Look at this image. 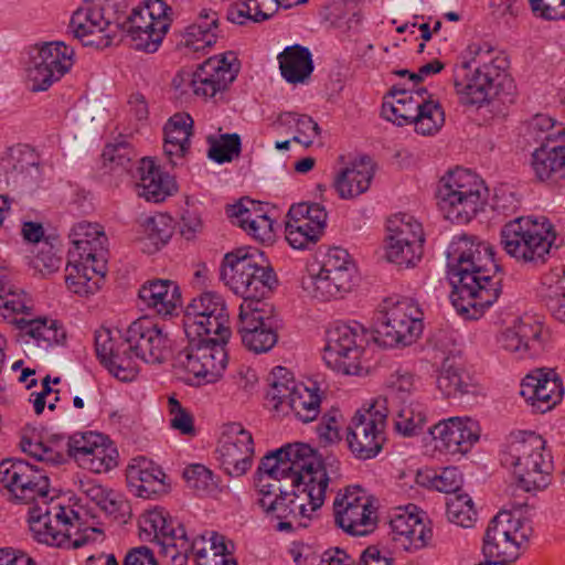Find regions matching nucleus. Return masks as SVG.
Returning a JSON list of instances; mask_svg holds the SVG:
<instances>
[{
	"instance_id": "17",
	"label": "nucleus",
	"mask_w": 565,
	"mask_h": 565,
	"mask_svg": "<svg viewBox=\"0 0 565 565\" xmlns=\"http://www.w3.org/2000/svg\"><path fill=\"white\" fill-rule=\"evenodd\" d=\"M73 57L74 50L64 42H49L34 47L26 70L30 89L46 90L71 70Z\"/></svg>"
},
{
	"instance_id": "34",
	"label": "nucleus",
	"mask_w": 565,
	"mask_h": 565,
	"mask_svg": "<svg viewBox=\"0 0 565 565\" xmlns=\"http://www.w3.org/2000/svg\"><path fill=\"white\" fill-rule=\"evenodd\" d=\"M373 177V168L361 161L341 170L333 185L341 199L351 200L369 190Z\"/></svg>"
},
{
	"instance_id": "20",
	"label": "nucleus",
	"mask_w": 565,
	"mask_h": 565,
	"mask_svg": "<svg viewBox=\"0 0 565 565\" xmlns=\"http://www.w3.org/2000/svg\"><path fill=\"white\" fill-rule=\"evenodd\" d=\"M218 461L231 477L245 475L253 463L254 440L241 424H230L222 434L217 447Z\"/></svg>"
},
{
	"instance_id": "32",
	"label": "nucleus",
	"mask_w": 565,
	"mask_h": 565,
	"mask_svg": "<svg viewBox=\"0 0 565 565\" xmlns=\"http://www.w3.org/2000/svg\"><path fill=\"white\" fill-rule=\"evenodd\" d=\"M139 172L138 195L147 201L161 202L175 190L174 181L163 174L151 159L143 158L141 160Z\"/></svg>"
},
{
	"instance_id": "18",
	"label": "nucleus",
	"mask_w": 565,
	"mask_h": 565,
	"mask_svg": "<svg viewBox=\"0 0 565 565\" xmlns=\"http://www.w3.org/2000/svg\"><path fill=\"white\" fill-rule=\"evenodd\" d=\"M387 416L371 404L356 411L348 426L347 443L355 458H374L383 448Z\"/></svg>"
},
{
	"instance_id": "37",
	"label": "nucleus",
	"mask_w": 565,
	"mask_h": 565,
	"mask_svg": "<svg viewBox=\"0 0 565 565\" xmlns=\"http://www.w3.org/2000/svg\"><path fill=\"white\" fill-rule=\"evenodd\" d=\"M269 388L265 395V406L278 417L288 415V405L281 403V396L291 394L297 390V384L291 373L282 366H276L269 375Z\"/></svg>"
},
{
	"instance_id": "19",
	"label": "nucleus",
	"mask_w": 565,
	"mask_h": 565,
	"mask_svg": "<svg viewBox=\"0 0 565 565\" xmlns=\"http://www.w3.org/2000/svg\"><path fill=\"white\" fill-rule=\"evenodd\" d=\"M121 347L132 360L135 356L151 364L163 363L171 353L168 334L148 317L139 318L128 327Z\"/></svg>"
},
{
	"instance_id": "29",
	"label": "nucleus",
	"mask_w": 565,
	"mask_h": 565,
	"mask_svg": "<svg viewBox=\"0 0 565 565\" xmlns=\"http://www.w3.org/2000/svg\"><path fill=\"white\" fill-rule=\"evenodd\" d=\"M129 7L120 9L118 12V39L116 42L121 40L124 33H127L135 42V47L148 53H153L158 50L162 42L163 36H159L156 42L157 30H154V21L145 14L141 8L132 9L130 14H127Z\"/></svg>"
},
{
	"instance_id": "39",
	"label": "nucleus",
	"mask_w": 565,
	"mask_h": 565,
	"mask_svg": "<svg viewBox=\"0 0 565 565\" xmlns=\"http://www.w3.org/2000/svg\"><path fill=\"white\" fill-rule=\"evenodd\" d=\"M333 278L335 277L319 268L317 273L310 271L302 278V288L310 297L323 301L340 298L350 291V286Z\"/></svg>"
},
{
	"instance_id": "62",
	"label": "nucleus",
	"mask_w": 565,
	"mask_h": 565,
	"mask_svg": "<svg viewBox=\"0 0 565 565\" xmlns=\"http://www.w3.org/2000/svg\"><path fill=\"white\" fill-rule=\"evenodd\" d=\"M92 448L89 455L84 459L81 466L94 472H106L117 465L116 450L104 445V440L99 441Z\"/></svg>"
},
{
	"instance_id": "40",
	"label": "nucleus",
	"mask_w": 565,
	"mask_h": 565,
	"mask_svg": "<svg viewBox=\"0 0 565 565\" xmlns=\"http://www.w3.org/2000/svg\"><path fill=\"white\" fill-rule=\"evenodd\" d=\"M333 278L335 277L319 268L317 273L310 271L302 278V288L310 297L323 301L340 298L350 291V286Z\"/></svg>"
},
{
	"instance_id": "60",
	"label": "nucleus",
	"mask_w": 565,
	"mask_h": 565,
	"mask_svg": "<svg viewBox=\"0 0 565 565\" xmlns=\"http://www.w3.org/2000/svg\"><path fill=\"white\" fill-rule=\"evenodd\" d=\"M279 119L286 124H296L298 135L295 136L292 140L306 147L311 146L313 139L320 135V127L318 122H316L310 116L285 113L280 115Z\"/></svg>"
},
{
	"instance_id": "6",
	"label": "nucleus",
	"mask_w": 565,
	"mask_h": 565,
	"mask_svg": "<svg viewBox=\"0 0 565 565\" xmlns=\"http://www.w3.org/2000/svg\"><path fill=\"white\" fill-rule=\"evenodd\" d=\"M545 444L542 436L524 431L501 454V463L512 469L519 487L525 491L543 490L551 482L553 461Z\"/></svg>"
},
{
	"instance_id": "12",
	"label": "nucleus",
	"mask_w": 565,
	"mask_h": 565,
	"mask_svg": "<svg viewBox=\"0 0 565 565\" xmlns=\"http://www.w3.org/2000/svg\"><path fill=\"white\" fill-rule=\"evenodd\" d=\"M189 344L178 352L174 358V366L192 375L198 384L216 382L227 365V352L225 344L218 338L200 337L188 339Z\"/></svg>"
},
{
	"instance_id": "21",
	"label": "nucleus",
	"mask_w": 565,
	"mask_h": 565,
	"mask_svg": "<svg viewBox=\"0 0 565 565\" xmlns=\"http://www.w3.org/2000/svg\"><path fill=\"white\" fill-rule=\"evenodd\" d=\"M543 326L525 316L505 328L499 335L500 347L516 359L534 358L544 349Z\"/></svg>"
},
{
	"instance_id": "1",
	"label": "nucleus",
	"mask_w": 565,
	"mask_h": 565,
	"mask_svg": "<svg viewBox=\"0 0 565 565\" xmlns=\"http://www.w3.org/2000/svg\"><path fill=\"white\" fill-rule=\"evenodd\" d=\"M338 460L322 459L307 444H289L268 452L255 473V502L263 512L279 522L277 531H291L294 522L307 526L301 519L321 508L331 480L329 469L335 473Z\"/></svg>"
},
{
	"instance_id": "2",
	"label": "nucleus",
	"mask_w": 565,
	"mask_h": 565,
	"mask_svg": "<svg viewBox=\"0 0 565 565\" xmlns=\"http://www.w3.org/2000/svg\"><path fill=\"white\" fill-rule=\"evenodd\" d=\"M0 484L14 501L34 503L29 510V523L33 537L40 543L76 550L103 535L98 527L82 526L73 509L52 502L50 478L43 467L22 459H4L0 462Z\"/></svg>"
},
{
	"instance_id": "49",
	"label": "nucleus",
	"mask_w": 565,
	"mask_h": 565,
	"mask_svg": "<svg viewBox=\"0 0 565 565\" xmlns=\"http://www.w3.org/2000/svg\"><path fill=\"white\" fill-rule=\"evenodd\" d=\"M321 396L317 387L299 384L288 406V415L294 414L303 423L315 420L320 413Z\"/></svg>"
},
{
	"instance_id": "13",
	"label": "nucleus",
	"mask_w": 565,
	"mask_h": 565,
	"mask_svg": "<svg viewBox=\"0 0 565 565\" xmlns=\"http://www.w3.org/2000/svg\"><path fill=\"white\" fill-rule=\"evenodd\" d=\"M228 313L223 298L215 292H203L186 307L183 328L188 339L200 337L228 341L231 330Z\"/></svg>"
},
{
	"instance_id": "59",
	"label": "nucleus",
	"mask_w": 565,
	"mask_h": 565,
	"mask_svg": "<svg viewBox=\"0 0 565 565\" xmlns=\"http://www.w3.org/2000/svg\"><path fill=\"white\" fill-rule=\"evenodd\" d=\"M193 119L189 114L173 115L164 127L166 141L177 142L190 148V138L193 134Z\"/></svg>"
},
{
	"instance_id": "53",
	"label": "nucleus",
	"mask_w": 565,
	"mask_h": 565,
	"mask_svg": "<svg viewBox=\"0 0 565 565\" xmlns=\"http://www.w3.org/2000/svg\"><path fill=\"white\" fill-rule=\"evenodd\" d=\"M319 268L324 270V273L334 276V280L338 279L339 281L352 287L355 265L347 249L341 247L330 248L324 255Z\"/></svg>"
},
{
	"instance_id": "3",
	"label": "nucleus",
	"mask_w": 565,
	"mask_h": 565,
	"mask_svg": "<svg viewBox=\"0 0 565 565\" xmlns=\"http://www.w3.org/2000/svg\"><path fill=\"white\" fill-rule=\"evenodd\" d=\"M451 303L468 319H478L502 291V275L492 247L472 235L456 236L448 247Z\"/></svg>"
},
{
	"instance_id": "25",
	"label": "nucleus",
	"mask_w": 565,
	"mask_h": 565,
	"mask_svg": "<svg viewBox=\"0 0 565 565\" xmlns=\"http://www.w3.org/2000/svg\"><path fill=\"white\" fill-rule=\"evenodd\" d=\"M121 342H117L109 329L95 332V350L100 363L121 382H130L138 374V367L125 352Z\"/></svg>"
},
{
	"instance_id": "52",
	"label": "nucleus",
	"mask_w": 565,
	"mask_h": 565,
	"mask_svg": "<svg viewBox=\"0 0 565 565\" xmlns=\"http://www.w3.org/2000/svg\"><path fill=\"white\" fill-rule=\"evenodd\" d=\"M323 230L316 224L310 225L299 217L298 221L286 220L285 223L286 239L295 249L312 248L321 238Z\"/></svg>"
},
{
	"instance_id": "7",
	"label": "nucleus",
	"mask_w": 565,
	"mask_h": 565,
	"mask_svg": "<svg viewBox=\"0 0 565 565\" xmlns=\"http://www.w3.org/2000/svg\"><path fill=\"white\" fill-rule=\"evenodd\" d=\"M487 198L488 189L483 181L460 168L445 174L436 190L438 207L452 223H468L482 210Z\"/></svg>"
},
{
	"instance_id": "45",
	"label": "nucleus",
	"mask_w": 565,
	"mask_h": 565,
	"mask_svg": "<svg viewBox=\"0 0 565 565\" xmlns=\"http://www.w3.org/2000/svg\"><path fill=\"white\" fill-rule=\"evenodd\" d=\"M200 68L214 79L216 88L223 90L234 82L239 71V62L233 52L216 55L207 58L200 65Z\"/></svg>"
},
{
	"instance_id": "46",
	"label": "nucleus",
	"mask_w": 565,
	"mask_h": 565,
	"mask_svg": "<svg viewBox=\"0 0 565 565\" xmlns=\"http://www.w3.org/2000/svg\"><path fill=\"white\" fill-rule=\"evenodd\" d=\"M437 386L446 397H458L465 394H476L477 385L472 382L469 374L459 367L443 364L441 371L437 377Z\"/></svg>"
},
{
	"instance_id": "8",
	"label": "nucleus",
	"mask_w": 565,
	"mask_h": 565,
	"mask_svg": "<svg viewBox=\"0 0 565 565\" xmlns=\"http://www.w3.org/2000/svg\"><path fill=\"white\" fill-rule=\"evenodd\" d=\"M126 7L130 0H86L73 12L70 31L86 46H110L118 39V12Z\"/></svg>"
},
{
	"instance_id": "5",
	"label": "nucleus",
	"mask_w": 565,
	"mask_h": 565,
	"mask_svg": "<svg viewBox=\"0 0 565 565\" xmlns=\"http://www.w3.org/2000/svg\"><path fill=\"white\" fill-rule=\"evenodd\" d=\"M221 279L243 302H264L263 299L277 284L273 268L263 252L241 247L224 256Z\"/></svg>"
},
{
	"instance_id": "36",
	"label": "nucleus",
	"mask_w": 565,
	"mask_h": 565,
	"mask_svg": "<svg viewBox=\"0 0 565 565\" xmlns=\"http://www.w3.org/2000/svg\"><path fill=\"white\" fill-rule=\"evenodd\" d=\"M414 391L413 375L397 371L391 375L386 394L374 399L372 404L375 406V409L382 411L387 416L392 409L414 401L412 398Z\"/></svg>"
},
{
	"instance_id": "14",
	"label": "nucleus",
	"mask_w": 565,
	"mask_h": 565,
	"mask_svg": "<svg viewBox=\"0 0 565 565\" xmlns=\"http://www.w3.org/2000/svg\"><path fill=\"white\" fill-rule=\"evenodd\" d=\"M365 333V328L356 321L335 324L329 329L323 350L326 364L343 374H360L362 369L360 358L363 352Z\"/></svg>"
},
{
	"instance_id": "64",
	"label": "nucleus",
	"mask_w": 565,
	"mask_h": 565,
	"mask_svg": "<svg viewBox=\"0 0 565 565\" xmlns=\"http://www.w3.org/2000/svg\"><path fill=\"white\" fill-rule=\"evenodd\" d=\"M264 213L265 211L260 202L248 199H243L233 205H228L226 209L227 216L242 228L247 226L250 220L255 218V215Z\"/></svg>"
},
{
	"instance_id": "61",
	"label": "nucleus",
	"mask_w": 565,
	"mask_h": 565,
	"mask_svg": "<svg viewBox=\"0 0 565 565\" xmlns=\"http://www.w3.org/2000/svg\"><path fill=\"white\" fill-rule=\"evenodd\" d=\"M287 220L298 221V217L308 222L310 225L316 224L322 228L326 227L328 213L320 203L301 202L292 204L287 213Z\"/></svg>"
},
{
	"instance_id": "43",
	"label": "nucleus",
	"mask_w": 565,
	"mask_h": 565,
	"mask_svg": "<svg viewBox=\"0 0 565 565\" xmlns=\"http://www.w3.org/2000/svg\"><path fill=\"white\" fill-rule=\"evenodd\" d=\"M18 323L21 330L33 338L40 347L47 348L62 344L66 339L65 330L56 320L46 318L26 320L22 318Z\"/></svg>"
},
{
	"instance_id": "23",
	"label": "nucleus",
	"mask_w": 565,
	"mask_h": 565,
	"mask_svg": "<svg viewBox=\"0 0 565 565\" xmlns=\"http://www.w3.org/2000/svg\"><path fill=\"white\" fill-rule=\"evenodd\" d=\"M436 448L451 455L466 454L479 440L480 426L470 417H450L429 428Z\"/></svg>"
},
{
	"instance_id": "31",
	"label": "nucleus",
	"mask_w": 565,
	"mask_h": 565,
	"mask_svg": "<svg viewBox=\"0 0 565 565\" xmlns=\"http://www.w3.org/2000/svg\"><path fill=\"white\" fill-rule=\"evenodd\" d=\"M139 298L145 306L162 317L172 316L181 306L180 288L169 279L148 281L139 289Z\"/></svg>"
},
{
	"instance_id": "22",
	"label": "nucleus",
	"mask_w": 565,
	"mask_h": 565,
	"mask_svg": "<svg viewBox=\"0 0 565 565\" xmlns=\"http://www.w3.org/2000/svg\"><path fill=\"white\" fill-rule=\"evenodd\" d=\"M335 523L347 533L364 536L376 527V511L366 497L350 492L334 501Z\"/></svg>"
},
{
	"instance_id": "51",
	"label": "nucleus",
	"mask_w": 565,
	"mask_h": 565,
	"mask_svg": "<svg viewBox=\"0 0 565 565\" xmlns=\"http://www.w3.org/2000/svg\"><path fill=\"white\" fill-rule=\"evenodd\" d=\"M179 539L174 543L173 552H171L169 559L171 565H186L189 556L192 554L199 562H204L210 557V551L206 550V539L204 535L194 537L192 541L188 537L185 529L180 530L178 533Z\"/></svg>"
},
{
	"instance_id": "57",
	"label": "nucleus",
	"mask_w": 565,
	"mask_h": 565,
	"mask_svg": "<svg viewBox=\"0 0 565 565\" xmlns=\"http://www.w3.org/2000/svg\"><path fill=\"white\" fill-rule=\"evenodd\" d=\"M135 157L134 149L125 141L107 145L102 153L103 166L108 172L129 171Z\"/></svg>"
},
{
	"instance_id": "33",
	"label": "nucleus",
	"mask_w": 565,
	"mask_h": 565,
	"mask_svg": "<svg viewBox=\"0 0 565 565\" xmlns=\"http://www.w3.org/2000/svg\"><path fill=\"white\" fill-rule=\"evenodd\" d=\"M281 76L291 84L305 83L313 72L309 49L295 44L278 55Z\"/></svg>"
},
{
	"instance_id": "44",
	"label": "nucleus",
	"mask_w": 565,
	"mask_h": 565,
	"mask_svg": "<svg viewBox=\"0 0 565 565\" xmlns=\"http://www.w3.org/2000/svg\"><path fill=\"white\" fill-rule=\"evenodd\" d=\"M420 97L415 92L401 90L394 102L385 100L382 105V116L398 126L413 125L419 108Z\"/></svg>"
},
{
	"instance_id": "56",
	"label": "nucleus",
	"mask_w": 565,
	"mask_h": 565,
	"mask_svg": "<svg viewBox=\"0 0 565 565\" xmlns=\"http://www.w3.org/2000/svg\"><path fill=\"white\" fill-rule=\"evenodd\" d=\"M447 518L461 527H472L477 520L472 499L466 494H454L447 501Z\"/></svg>"
},
{
	"instance_id": "15",
	"label": "nucleus",
	"mask_w": 565,
	"mask_h": 565,
	"mask_svg": "<svg viewBox=\"0 0 565 565\" xmlns=\"http://www.w3.org/2000/svg\"><path fill=\"white\" fill-rule=\"evenodd\" d=\"M529 527L511 511H500L489 522L483 536L482 552L487 559L513 562L520 555V546L527 541Z\"/></svg>"
},
{
	"instance_id": "30",
	"label": "nucleus",
	"mask_w": 565,
	"mask_h": 565,
	"mask_svg": "<svg viewBox=\"0 0 565 565\" xmlns=\"http://www.w3.org/2000/svg\"><path fill=\"white\" fill-rule=\"evenodd\" d=\"M390 526L393 541L405 551L422 548L431 539V530L414 513L395 514Z\"/></svg>"
},
{
	"instance_id": "11",
	"label": "nucleus",
	"mask_w": 565,
	"mask_h": 565,
	"mask_svg": "<svg viewBox=\"0 0 565 565\" xmlns=\"http://www.w3.org/2000/svg\"><path fill=\"white\" fill-rule=\"evenodd\" d=\"M490 53L478 51L471 61L457 65L454 74V84L460 103L468 106H481L489 99L494 82L507 68L503 57L486 56Z\"/></svg>"
},
{
	"instance_id": "48",
	"label": "nucleus",
	"mask_w": 565,
	"mask_h": 565,
	"mask_svg": "<svg viewBox=\"0 0 565 565\" xmlns=\"http://www.w3.org/2000/svg\"><path fill=\"white\" fill-rule=\"evenodd\" d=\"M386 239H407L411 241L413 252L424 245V230L422 224L411 214H395L387 221Z\"/></svg>"
},
{
	"instance_id": "58",
	"label": "nucleus",
	"mask_w": 565,
	"mask_h": 565,
	"mask_svg": "<svg viewBox=\"0 0 565 565\" xmlns=\"http://www.w3.org/2000/svg\"><path fill=\"white\" fill-rule=\"evenodd\" d=\"M530 134L541 145L565 138V126L545 114L535 115L529 125Z\"/></svg>"
},
{
	"instance_id": "10",
	"label": "nucleus",
	"mask_w": 565,
	"mask_h": 565,
	"mask_svg": "<svg viewBox=\"0 0 565 565\" xmlns=\"http://www.w3.org/2000/svg\"><path fill=\"white\" fill-rule=\"evenodd\" d=\"M422 311L411 299L384 301L372 324L373 340L384 347L409 345L423 331Z\"/></svg>"
},
{
	"instance_id": "27",
	"label": "nucleus",
	"mask_w": 565,
	"mask_h": 565,
	"mask_svg": "<svg viewBox=\"0 0 565 565\" xmlns=\"http://www.w3.org/2000/svg\"><path fill=\"white\" fill-rule=\"evenodd\" d=\"M223 36L218 13L212 9H202L195 22L181 32L177 47L199 52L211 47Z\"/></svg>"
},
{
	"instance_id": "35",
	"label": "nucleus",
	"mask_w": 565,
	"mask_h": 565,
	"mask_svg": "<svg viewBox=\"0 0 565 565\" xmlns=\"http://www.w3.org/2000/svg\"><path fill=\"white\" fill-rule=\"evenodd\" d=\"M171 235V220L168 216H147L139 222L137 242L143 253L152 254L159 250Z\"/></svg>"
},
{
	"instance_id": "50",
	"label": "nucleus",
	"mask_w": 565,
	"mask_h": 565,
	"mask_svg": "<svg viewBox=\"0 0 565 565\" xmlns=\"http://www.w3.org/2000/svg\"><path fill=\"white\" fill-rule=\"evenodd\" d=\"M396 413L394 426L397 433L411 437L422 433L426 419V407L418 401H411L406 405L392 409Z\"/></svg>"
},
{
	"instance_id": "28",
	"label": "nucleus",
	"mask_w": 565,
	"mask_h": 565,
	"mask_svg": "<svg viewBox=\"0 0 565 565\" xmlns=\"http://www.w3.org/2000/svg\"><path fill=\"white\" fill-rule=\"evenodd\" d=\"M531 166L541 182L565 184V138L542 143L533 151Z\"/></svg>"
},
{
	"instance_id": "9",
	"label": "nucleus",
	"mask_w": 565,
	"mask_h": 565,
	"mask_svg": "<svg viewBox=\"0 0 565 565\" xmlns=\"http://www.w3.org/2000/svg\"><path fill=\"white\" fill-rule=\"evenodd\" d=\"M556 234L547 218L515 217L501 230L504 252L522 264L540 265L546 262Z\"/></svg>"
},
{
	"instance_id": "42",
	"label": "nucleus",
	"mask_w": 565,
	"mask_h": 565,
	"mask_svg": "<svg viewBox=\"0 0 565 565\" xmlns=\"http://www.w3.org/2000/svg\"><path fill=\"white\" fill-rule=\"evenodd\" d=\"M542 300L558 321L565 322V268L559 273H551L543 277L541 288Z\"/></svg>"
},
{
	"instance_id": "26",
	"label": "nucleus",
	"mask_w": 565,
	"mask_h": 565,
	"mask_svg": "<svg viewBox=\"0 0 565 565\" xmlns=\"http://www.w3.org/2000/svg\"><path fill=\"white\" fill-rule=\"evenodd\" d=\"M139 529L140 536L146 541L156 542L160 547L159 553L169 558L174 543L180 536L178 533L184 526L173 520L163 509H153L140 516Z\"/></svg>"
},
{
	"instance_id": "41",
	"label": "nucleus",
	"mask_w": 565,
	"mask_h": 565,
	"mask_svg": "<svg viewBox=\"0 0 565 565\" xmlns=\"http://www.w3.org/2000/svg\"><path fill=\"white\" fill-rule=\"evenodd\" d=\"M163 477L164 473L159 468L150 467L146 459H140L138 463L130 465L127 469V480L141 498H150L157 493V487L162 486Z\"/></svg>"
},
{
	"instance_id": "4",
	"label": "nucleus",
	"mask_w": 565,
	"mask_h": 565,
	"mask_svg": "<svg viewBox=\"0 0 565 565\" xmlns=\"http://www.w3.org/2000/svg\"><path fill=\"white\" fill-rule=\"evenodd\" d=\"M73 247L68 249L65 268L67 288L77 295L88 296L100 288L106 274L107 237L98 225L79 223L73 228Z\"/></svg>"
},
{
	"instance_id": "16",
	"label": "nucleus",
	"mask_w": 565,
	"mask_h": 565,
	"mask_svg": "<svg viewBox=\"0 0 565 565\" xmlns=\"http://www.w3.org/2000/svg\"><path fill=\"white\" fill-rule=\"evenodd\" d=\"M242 343L249 351L265 353L278 341L277 321L266 302H242L237 322Z\"/></svg>"
},
{
	"instance_id": "47",
	"label": "nucleus",
	"mask_w": 565,
	"mask_h": 565,
	"mask_svg": "<svg viewBox=\"0 0 565 565\" xmlns=\"http://www.w3.org/2000/svg\"><path fill=\"white\" fill-rule=\"evenodd\" d=\"M15 163L14 170L20 177V182L23 186L33 189L42 179V171L40 168V157L33 148L28 145L18 146L12 153Z\"/></svg>"
},
{
	"instance_id": "54",
	"label": "nucleus",
	"mask_w": 565,
	"mask_h": 565,
	"mask_svg": "<svg viewBox=\"0 0 565 565\" xmlns=\"http://www.w3.org/2000/svg\"><path fill=\"white\" fill-rule=\"evenodd\" d=\"M207 156L217 163L231 162L241 154L242 142L238 134H224L220 137L209 136Z\"/></svg>"
},
{
	"instance_id": "55",
	"label": "nucleus",
	"mask_w": 565,
	"mask_h": 565,
	"mask_svg": "<svg viewBox=\"0 0 565 565\" xmlns=\"http://www.w3.org/2000/svg\"><path fill=\"white\" fill-rule=\"evenodd\" d=\"M423 246L416 248L413 253L411 241L407 239H386L385 256L390 263L401 268L415 267L423 256Z\"/></svg>"
},
{
	"instance_id": "24",
	"label": "nucleus",
	"mask_w": 565,
	"mask_h": 565,
	"mask_svg": "<svg viewBox=\"0 0 565 565\" xmlns=\"http://www.w3.org/2000/svg\"><path fill=\"white\" fill-rule=\"evenodd\" d=\"M564 390L562 381L552 369H539L526 375L520 394L537 413H545L561 402Z\"/></svg>"
},
{
	"instance_id": "38",
	"label": "nucleus",
	"mask_w": 565,
	"mask_h": 565,
	"mask_svg": "<svg viewBox=\"0 0 565 565\" xmlns=\"http://www.w3.org/2000/svg\"><path fill=\"white\" fill-rule=\"evenodd\" d=\"M416 96L420 97V102L413 121L415 131L423 136L435 135L445 124V113L437 100L426 98V88L417 89Z\"/></svg>"
},
{
	"instance_id": "63",
	"label": "nucleus",
	"mask_w": 565,
	"mask_h": 565,
	"mask_svg": "<svg viewBox=\"0 0 565 565\" xmlns=\"http://www.w3.org/2000/svg\"><path fill=\"white\" fill-rule=\"evenodd\" d=\"M183 478L188 487L198 493H207L216 486L212 471L200 463L188 466L183 471Z\"/></svg>"
}]
</instances>
